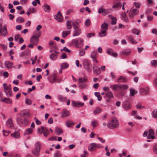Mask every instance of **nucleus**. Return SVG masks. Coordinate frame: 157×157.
<instances>
[{"instance_id": "774afa93", "label": "nucleus", "mask_w": 157, "mask_h": 157, "mask_svg": "<svg viewBox=\"0 0 157 157\" xmlns=\"http://www.w3.org/2000/svg\"><path fill=\"white\" fill-rule=\"evenodd\" d=\"M79 55L80 56H82L85 54V51L84 49H82L80 51Z\"/></svg>"}, {"instance_id": "c03bdc74", "label": "nucleus", "mask_w": 157, "mask_h": 157, "mask_svg": "<svg viewBox=\"0 0 157 157\" xmlns=\"http://www.w3.org/2000/svg\"><path fill=\"white\" fill-rule=\"evenodd\" d=\"M78 44L80 46V48H81L83 45V40L82 39L80 38H79L78 39Z\"/></svg>"}, {"instance_id": "8fccbe9b", "label": "nucleus", "mask_w": 157, "mask_h": 157, "mask_svg": "<svg viewBox=\"0 0 157 157\" xmlns=\"http://www.w3.org/2000/svg\"><path fill=\"white\" fill-rule=\"evenodd\" d=\"M140 32V30H138L136 29H134L132 30V33L134 34L136 33L137 35H139Z\"/></svg>"}, {"instance_id": "f8f14e48", "label": "nucleus", "mask_w": 157, "mask_h": 157, "mask_svg": "<svg viewBox=\"0 0 157 157\" xmlns=\"http://www.w3.org/2000/svg\"><path fill=\"white\" fill-rule=\"evenodd\" d=\"M84 103L81 102L80 101H72L71 102V105L74 107H82L84 105Z\"/></svg>"}, {"instance_id": "bf43d9fd", "label": "nucleus", "mask_w": 157, "mask_h": 157, "mask_svg": "<svg viewBox=\"0 0 157 157\" xmlns=\"http://www.w3.org/2000/svg\"><path fill=\"white\" fill-rule=\"evenodd\" d=\"M98 124V122L96 120L92 122L91 125L94 127H96Z\"/></svg>"}, {"instance_id": "0eeeda50", "label": "nucleus", "mask_w": 157, "mask_h": 157, "mask_svg": "<svg viewBox=\"0 0 157 157\" xmlns=\"http://www.w3.org/2000/svg\"><path fill=\"white\" fill-rule=\"evenodd\" d=\"M139 13V10L137 9H131L129 13V17L130 18H133L135 15H138Z\"/></svg>"}, {"instance_id": "412c9836", "label": "nucleus", "mask_w": 157, "mask_h": 157, "mask_svg": "<svg viewBox=\"0 0 157 157\" xmlns=\"http://www.w3.org/2000/svg\"><path fill=\"white\" fill-rule=\"evenodd\" d=\"M80 21L78 20H76L74 22H72V25L74 27V29H78L80 27L79 23Z\"/></svg>"}, {"instance_id": "473e14b6", "label": "nucleus", "mask_w": 157, "mask_h": 157, "mask_svg": "<svg viewBox=\"0 0 157 157\" xmlns=\"http://www.w3.org/2000/svg\"><path fill=\"white\" fill-rule=\"evenodd\" d=\"M11 136L16 139H18L20 137V133L18 131H15L11 134Z\"/></svg>"}, {"instance_id": "a878e982", "label": "nucleus", "mask_w": 157, "mask_h": 157, "mask_svg": "<svg viewBox=\"0 0 157 157\" xmlns=\"http://www.w3.org/2000/svg\"><path fill=\"white\" fill-rule=\"evenodd\" d=\"M123 107L124 109L127 110L131 108L130 103L128 101H126L124 103Z\"/></svg>"}, {"instance_id": "58836bf2", "label": "nucleus", "mask_w": 157, "mask_h": 157, "mask_svg": "<svg viewBox=\"0 0 157 157\" xmlns=\"http://www.w3.org/2000/svg\"><path fill=\"white\" fill-rule=\"evenodd\" d=\"M105 94L106 96L109 98H112L113 97V94L111 91H107Z\"/></svg>"}, {"instance_id": "39448f33", "label": "nucleus", "mask_w": 157, "mask_h": 157, "mask_svg": "<svg viewBox=\"0 0 157 157\" xmlns=\"http://www.w3.org/2000/svg\"><path fill=\"white\" fill-rule=\"evenodd\" d=\"M100 148H103V147L101 146L100 144H96L95 143L90 144L88 147V150L90 151H96L97 149Z\"/></svg>"}, {"instance_id": "7ed1b4c3", "label": "nucleus", "mask_w": 157, "mask_h": 157, "mask_svg": "<svg viewBox=\"0 0 157 157\" xmlns=\"http://www.w3.org/2000/svg\"><path fill=\"white\" fill-rule=\"evenodd\" d=\"M108 29V25L105 23H103L101 26L100 32L99 33V34L100 37H102L105 36H106V32Z\"/></svg>"}, {"instance_id": "680f3d73", "label": "nucleus", "mask_w": 157, "mask_h": 157, "mask_svg": "<svg viewBox=\"0 0 157 157\" xmlns=\"http://www.w3.org/2000/svg\"><path fill=\"white\" fill-rule=\"evenodd\" d=\"M37 3L39 4H40V2L39 0H35L32 2V4L34 6H36L37 5Z\"/></svg>"}, {"instance_id": "9d476101", "label": "nucleus", "mask_w": 157, "mask_h": 157, "mask_svg": "<svg viewBox=\"0 0 157 157\" xmlns=\"http://www.w3.org/2000/svg\"><path fill=\"white\" fill-rule=\"evenodd\" d=\"M57 77L55 74H52L48 77L49 81L51 83L55 82L57 80Z\"/></svg>"}, {"instance_id": "5701e85b", "label": "nucleus", "mask_w": 157, "mask_h": 157, "mask_svg": "<svg viewBox=\"0 0 157 157\" xmlns=\"http://www.w3.org/2000/svg\"><path fill=\"white\" fill-rule=\"evenodd\" d=\"M78 39H73L71 43V45H74L77 48H80L79 45L78 44Z\"/></svg>"}, {"instance_id": "37998d69", "label": "nucleus", "mask_w": 157, "mask_h": 157, "mask_svg": "<svg viewBox=\"0 0 157 157\" xmlns=\"http://www.w3.org/2000/svg\"><path fill=\"white\" fill-rule=\"evenodd\" d=\"M25 21L24 18L21 17H18L16 19V21L20 23H22Z\"/></svg>"}, {"instance_id": "c756f323", "label": "nucleus", "mask_w": 157, "mask_h": 157, "mask_svg": "<svg viewBox=\"0 0 157 157\" xmlns=\"http://www.w3.org/2000/svg\"><path fill=\"white\" fill-rule=\"evenodd\" d=\"M33 129L30 128L26 129L24 133V135H28L32 133L33 132Z\"/></svg>"}, {"instance_id": "20e7f679", "label": "nucleus", "mask_w": 157, "mask_h": 157, "mask_svg": "<svg viewBox=\"0 0 157 157\" xmlns=\"http://www.w3.org/2000/svg\"><path fill=\"white\" fill-rule=\"evenodd\" d=\"M16 121L17 124L21 127H25L29 123V121L28 119L26 118L23 119L20 117L17 118Z\"/></svg>"}, {"instance_id": "0e129e2a", "label": "nucleus", "mask_w": 157, "mask_h": 157, "mask_svg": "<svg viewBox=\"0 0 157 157\" xmlns=\"http://www.w3.org/2000/svg\"><path fill=\"white\" fill-rule=\"evenodd\" d=\"M44 129V127H41V128H38L37 130L38 133L40 134H41L42 132L43 133V129Z\"/></svg>"}, {"instance_id": "052dcab7", "label": "nucleus", "mask_w": 157, "mask_h": 157, "mask_svg": "<svg viewBox=\"0 0 157 157\" xmlns=\"http://www.w3.org/2000/svg\"><path fill=\"white\" fill-rule=\"evenodd\" d=\"M3 135L5 136H7L10 133V132L9 131H6L4 130L3 131Z\"/></svg>"}, {"instance_id": "bb28decb", "label": "nucleus", "mask_w": 157, "mask_h": 157, "mask_svg": "<svg viewBox=\"0 0 157 157\" xmlns=\"http://www.w3.org/2000/svg\"><path fill=\"white\" fill-rule=\"evenodd\" d=\"M128 40L132 44H136L137 43V42L134 39L132 36H128Z\"/></svg>"}, {"instance_id": "3c124183", "label": "nucleus", "mask_w": 157, "mask_h": 157, "mask_svg": "<svg viewBox=\"0 0 157 157\" xmlns=\"http://www.w3.org/2000/svg\"><path fill=\"white\" fill-rule=\"evenodd\" d=\"M3 86L4 89V90L5 91H6L7 90H9L10 89H11V87H9V86H8L7 85V84L6 83H3Z\"/></svg>"}, {"instance_id": "aec40b11", "label": "nucleus", "mask_w": 157, "mask_h": 157, "mask_svg": "<svg viewBox=\"0 0 157 157\" xmlns=\"http://www.w3.org/2000/svg\"><path fill=\"white\" fill-rule=\"evenodd\" d=\"M5 66L8 69H11L13 67V63L9 61H6L5 62Z\"/></svg>"}, {"instance_id": "a19ab883", "label": "nucleus", "mask_w": 157, "mask_h": 157, "mask_svg": "<svg viewBox=\"0 0 157 157\" xmlns=\"http://www.w3.org/2000/svg\"><path fill=\"white\" fill-rule=\"evenodd\" d=\"M98 13H101L103 15H104L106 14L105 11V9L102 8H99V9Z\"/></svg>"}, {"instance_id": "6e6552de", "label": "nucleus", "mask_w": 157, "mask_h": 157, "mask_svg": "<svg viewBox=\"0 0 157 157\" xmlns=\"http://www.w3.org/2000/svg\"><path fill=\"white\" fill-rule=\"evenodd\" d=\"M7 34L6 26L5 25L2 27V25L0 23V34L2 36H5Z\"/></svg>"}, {"instance_id": "7c9ffc66", "label": "nucleus", "mask_w": 157, "mask_h": 157, "mask_svg": "<svg viewBox=\"0 0 157 157\" xmlns=\"http://www.w3.org/2000/svg\"><path fill=\"white\" fill-rule=\"evenodd\" d=\"M2 102L8 104H11L12 103V101L10 99L6 97H4L2 99Z\"/></svg>"}, {"instance_id": "72a5a7b5", "label": "nucleus", "mask_w": 157, "mask_h": 157, "mask_svg": "<svg viewBox=\"0 0 157 157\" xmlns=\"http://www.w3.org/2000/svg\"><path fill=\"white\" fill-rule=\"evenodd\" d=\"M43 133L44 136L47 137L49 134V132L48 129L46 127H44L43 129Z\"/></svg>"}, {"instance_id": "1a4fd4ad", "label": "nucleus", "mask_w": 157, "mask_h": 157, "mask_svg": "<svg viewBox=\"0 0 157 157\" xmlns=\"http://www.w3.org/2000/svg\"><path fill=\"white\" fill-rule=\"evenodd\" d=\"M93 68L94 73L95 75H98L100 74L101 71V68L98 67L95 64H93Z\"/></svg>"}, {"instance_id": "4c0bfd02", "label": "nucleus", "mask_w": 157, "mask_h": 157, "mask_svg": "<svg viewBox=\"0 0 157 157\" xmlns=\"http://www.w3.org/2000/svg\"><path fill=\"white\" fill-rule=\"evenodd\" d=\"M69 66V64L67 63H63L61 65L60 68L61 69H64L68 68Z\"/></svg>"}, {"instance_id": "4468645a", "label": "nucleus", "mask_w": 157, "mask_h": 157, "mask_svg": "<svg viewBox=\"0 0 157 157\" xmlns=\"http://www.w3.org/2000/svg\"><path fill=\"white\" fill-rule=\"evenodd\" d=\"M148 135L147 136V138L148 139H155L154 135V132L152 129H150L149 130L148 132Z\"/></svg>"}, {"instance_id": "4be33fe9", "label": "nucleus", "mask_w": 157, "mask_h": 157, "mask_svg": "<svg viewBox=\"0 0 157 157\" xmlns=\"http://www.w3.org/2000/svg\"><path fill=\"white\" fill-rule=\"evenodd\" d=\"M62 115L61 117H66L69 116V111L66 109H63L61 112Z\"/></svg>"}, {"instance_id": "a211bd4d", "label": "nucleus", "mask_w": 157, "mask_h": 157, "mask_svg": "<svg viewBox=\"0 0 157 157\" xmlns=\"http://www.w3.org/2000/svg\"><path fill=\"white\" fill-rule=\"evenodd\" d=\"M6 124L7 126L10 128L12 129L14 127L12 119L11 118H10L7 121Z\"/></svg>"}, {"instance_id": "338daca9", "label": "nucleus", "mask_w": 157, "mask_h": 157, "mask_svg": "<svg viewBox=\"0 0 157 157\" xmlns=\"http://www.w3.org/2000/svg\"><path fill=\"white\" fill-rule=\"evenodd\" d=\"M153 150L154 152L157 154V143L156 144L153 146Z\"/></svg>"}, {"instance_id": "e2e57ef3", "label": "nucleus", "mask_w": 157, "mask_h": 157, "mask_svg": "<svg viewBox=\"0 0 157 157\" xmlns=\"http://www.w3.org/2000/svg\"><path fill=\"white\" fill-rule=\"evenodd\" d=\"M25 101L26 104L27 105H29L32 104V101L28 98H26L25 100Z\"/></svg>"}, {"instance_id": "f3484780", "label": "nucleus", "mask_w": 157, "mask_h": 157, "mask_svg": "<svg viewBox=\"0 0 157 157\" xmlns=\"http://www.w3.org/2000/svg\"><path fill=\"white\" fill-rule=\"evenodd\" d=\"M121 85L119 84H116L114 85L110 86V88L113 90L118 91L120 90Z\"/></svg>"}, {"instance_id": "49530a36", "label": "nucleus", "mask_w": 157, "mask_h": 157, "mask_svg": "<svg viewBox=\"0 0 157 157\" xmlns=\"http://www.w3.org/2000/svg\"><path fill=\"white\" fill-rule=\"evenodd\" d=\"M79 83H82L86 82L87 80V79L85 78H81L79 79Z\"/></svg>"}, {"instance_id": "393cba45", "label": "nucleus", "mask_w": 157, "mask_h": 157, "mask_svg": "<svg viewBox=\"0 0 157 157\" xmlns=\"http://www.w3.org/2000/svg\"><path fill=\"white\" fill-rule=\"evenodd\" d=\"M75 33L73 34L72 36H77L79 35L81 33V30L80 29H74Z\"/></svg>"}, {"instance_id": "cd10ccee", "label": "nucleus", "mask_w": 157, "mask_h": 157, "mask_svg": "<svg viewBox=\"0 0 157 157\" xmlns=\"http://www.w3.org/2000/svg\"><path fill=\"white\" fill-rule=\"evenodd\" d=\"M121 18L124 21L126 22H128L129 21L128 18L127 17L126 14L125 13L122 14Z\"/></svg>"}, {"instance_id": "f03ea898", "label": "nucleus", "mask_w": 157, "mask_h": 157, "mask_svg": "<svg viewBox=\"0 0 157 157\" xmlns=\"http://www.w3.org/2000/svg\"><path fill=\"white\" fill-rule=\"evenodd\" d=\"M83 65L85 69L88 73H91L92 70V66L89 60L85 59L83 61Z\"/></svg>"}, {"instance_id": "2eb2a0df", "label": "nucleus", "mask_w": 157, "mask_h": 157, "mask_svg": "<svg viewBox=\"0 0 157 157\" xmlns=\"http://www.w3.org/2000/svg\"><path fill=\"white\" fill-rule=\"evenodd\" d=\"M113 5L112 6L113 8H116L117 10L121 8L122 6L121 3L120 2L116 3L115 0L113 2Z\"/></svg>"}, {"instance_id": "b1692460", "label": "nucleus", "mask_w": 157, "mask_h": 157, "mask_svg": "<svg viewBox=\"0 0 157 157\" xmlns=\"http://www.w3.org/2000/svg\"><path fill=\"white\" fill-rule=\"evenodd\" d=\"M117 82H125L127 81V79L125 77L123 76H121L117 79Z\"/></svg>"}, {"instance_id": "f704fd0d", "label": "nucleus", "mask_w": 157, "mask_h": 157, "mask_svg": "<svg viewBox=\"0 0 157 157\" xmlns=\"http://www.w3.org/2000/svg\"><path fill=\"white\" fill-rule=\"evenodd\" d=\"M131 53V51L128 49L124 50L121 52V54L122 55H128Z\"/></svg>"}, {"instance_id": "de8ad7c7", "label": "nucleus", "mask_w": 157, "mask_h": 157, "mask_svg": "<svg viewBox=\"0 0 157 157\" xmlns=\"http://www.w3.org/2000/svg\"><path fill=\"white\" fill-rule=\"evenodd\" d=\"M50 58L51 60H55L57 58L56 54L52 53L50 56Z\"/></svg>"}, {"instance_id": "2f4dec72", "label": "nucleus", "mask_w": 157, "mask_h": 157, "mask_svg": "<svg viewBox=\"0 0 157 157\" xmlns=\"http://www.w3.org/2000/svg\"><path fill=\"white\" fill-rule=\"evenodd\" d=\"M71 31H64L62 32V36L63 38H65L69 34H70Z\"/></svg>"}, {"instance_id": "e433bc0d", "label": "nucleus", "mask_w": 157, "mask_h": 157, "mask_svg": "<svg viewBox=\"0 0 157 157\" xmlns=\"http://www.w3.org/2000/svg\"><path fill=\"white\" fill-rule=\"evenodd\" d=\"M66 125L68 127H70L74 125V123L70 121H67L66 122Z\"/></svg>"}, {"instance_id": "9b49d317", "label": "nucleus", "mask_w": 157, "mask_h": 157, "mask_svg": "<svg viewBox=\"0 0 157 157\" xmlns=\"http://www.w3.org/2000/svg\"><path fill=\"white\" fill-rule=\"evenodd\" d=\"M39 37V36L37 37L35 36V35L32 36L30 39V43L34 45H37L39 41L38 39Z\"/></svg>"}, {"instance_id": "09e8293b", "label": "nucleus", "mask_w": 157, "mask_h": 157, "mask_svg": "<svg viewBox=\"0 0 157 157\" xmlns=\"http://www.w3.org/2000/svg\"><path fill=\"white\" fill-rule=\"evenodd\" d=\"M101 111V109L100 108H98L97 109H95L94 111V114L96 115L98 114Z\"/></svg>"}, {"instance_id": "69168bd1", "label": "nucleus", "mask_w": 157, "mask_h": 157, "mask_svg": "<svg viewBox=\"0 0 157 157\" xmlns=\"http://www.w3.org/2000/svg\"><path fill=\"white\" fill-rule=\"evenodd\" d=\"M152 116L154 118H157V110H155L152 113Z\"/></svg>"}, {"instance_id": "6ab92c4d", "label": "nucleus", "mask_w": 157, "mask_h": 157, "mask_svg": "<svg viewBox=\"0 0 157 157\" xmlns=\"http://www.w3.org/2000/svg\"><path fill=\"white\" fill-rule=\"evenodd\" d=\"M54 18L58 21H61L63 20V17L60 12H59L56 15L54 16Z\"/></svg>"}, {"instance_id": "c9c22d12", "label": "nucleus", "mask_w": 157, "mask_h": 157, "mask_svg": "<svg viewBox=\"0 0 157 157\" xmlns=\"http://www.w3.org/2000/svg\"><path fill=\"white\" fill-rule=\"evenodd\" d=\"M43 9L45 12H48L50 11V7L49 5L47 4H44L43 6Z\"/></svg>"}, {"instance_id": "423d86ee", "label": "nucleus", "mask_w": 157, "mask_h": 157, "mask_svg": "<svg viewBox=\"0 0 157 157\" xmlns=\"http://www.w3.org/2000/svg\"><path fill=\"white\" fill-rule=\"evenodd\" d=\"M41 146V144L40 142H37L36 143L35 145V148L32 150V152L34 155L38 156H39Z\"/></svg>"}, {"instance_id": "ddd939ff", "label": "nucleus", "mask_w": 157, "mask_h": 157, "mask_svg": "<svg viewBox=\"0 0 157 157\" xmlns=\"http://www.w3.org/2000/svg\"><path fill=\"white\" fill-rule=\"evenodd\" d=\"M149 89L148 86L145 87L141 88L140 89V94H147L149 93Z\"/></svg>"}, {"instance_id": "c85d7f7f", "label": "nucleus", "mask_w": 157, "mask_h": 157, "mask_svg": "<svg viewBox=\"0 0 157 157\" xmlns=\"http://www.w3.org/2000/svg\"><path fill=\"white\" fill-rule=\"evenodd\" d=\"M56 134L58 135L62 134L63 132V130L59 127H56L55 129Z\"/></svg>"}, {"instance_id": "ea45409f", "label": "nucleus", "mask_w": 157, "mask_h": 157, "mask_svg": "<svg viewBox=\"0 0 157 157\" xmlns=\"http://www.w3.org/2000/svg\"><path fill=\"white\" fill-rule=\"evenodd\" d=\"M5 93L6 94V95L8 97H11L12 95L11 89H10L9 90L5 91Z\"/></svg>"}, {"instance_id": "dca6fc26", "label": "nucleus", "mask_w": 157, "mask_h": 157, "mask_svg": "<svg viewBox=\"0 0 157 157\" xmlns=\"http://www.w3.org/2000/svg\"><path fill=\"white\" fill-rule=\"evenodd\" d=\"M30 115L31 114L29 111L26 110H23L21 111L20 113V115L22 117H24L26 116L29 117Z\"/></svg>"}, {"instance_id": "13d9d810", "label": "nucleus", "mask_w": 157, "mask_h": 157, "mask_svg": "<svg viewBox=\"0 0 157 157\" xmlns=\"http://www.w3.org/2000/svg\"><path fill=\"white\" fill-rule=\"evenodd\" d=\"M67 27L68 29H71L72 28V25L71 24V22L68 20L67 21Z\"/></svg>"}, {"instance_id": "864d4df0", "label": "nucleus", "mask_w": 157, "mask_h": 157, "mask_svg": "<svg viewBox=\"0 0 157 157\" xmlns=\"http://www.w3.org/2000/svg\"><path fill=\"white\" fill-rule=\"evenodd\" d=\"M59 100L61 102H63L66 99V98L61 95H59L58 96Z\"/></svg>"}, {"instance_id": "603ef678", "label": "nucleus", "mask_w": 157, "mask_h": 157, "mask_svg": "<svg viewBox=\"0 0 157 157\" xmlns=\"http://www.w3.org/2000/svg\"><path fill=\"white\" fill-rule=\"evenodd\" d=\"M151 65L155 67L157 66V60H153L151 61Z\"/></svg>"}, {"instance_id": "6e6d98bb", "label": "nucleus", "mask_w": 157, "mask_h": 157, "mask_svg": "<svg viewBox=\"0 0 157 157\" xmlns=\"http://www.w3.org/2000/svg\"><path fill=\"white\" fill-rule=\"evenodd\" d=\"M94 95L97 97L98 100L101 101V97L100 96L99 92H95Z\"/></svg>"}, {"instance_id": "79ce46f5", "label": "nucleus", "mask_w": 157, "mask_h": 157, "mask_svg": "<svg viewBox=\"0 0 157 157\" xmlns=\"http://www.w3.org/2000/svg\"><path fill=\"white\" fill-rule=\"evenodd\" d=\"M128 88V86L127 85H121L120 90L124 91Z\"/></svg>"}, {"instance_id": "a18cd8bd", "label": "nucleus", "mask_w": 157, "mask_h": 157, "mask_svg": "<svg viewBox=\"0 0 157 157\" xmlns=\"http://www.w3.org/2000/svg\"><path fill=\"white\" fill-rule=\"evenodd\" d=\"M97 51L94 50L92 51L90 57L92 58H96Z\"/></svg>"}, {"instance_id": "4d7b16f0", "label": "nucleus", "mask_w": 157, "mask_h": 157, "mask_svg": "<svg viewBox=\"0 0 157 157\" xmlns=\"http://www.w3.org/2000/svg\"><path fill=\"white\" fill-rule=\"evenodd\" d=\"M78 87L80 89H83L87 86V84L86 83H79Z\"/></svg>"}, {"instance_id": "f257e3e1", "label": "nucleus", "mask_w": 157, "mask_h": 157, "mask_svg": "<svg viewBox=\"0 0 157 157\" xmlns=\"http://www.w3.org/2000/svg\"><path fill=\"white\" fill-rule=\"evenodd\" d=\"M119 125V123L117 118H112L107 124L108 127L110 129H113L117 128Z\"/></svg>"}, {"instance_id": "5fc2aeb1", "label": "nucleus", "mask_w": 157, "mask_h": 157, "mask_svg": "<svg viewBox=\"0 0 157 157\" xmlns=\"http://www.w3.org/2000/svg\"><path fill=\"white\" fill-rule=\"evenodd\" d=\"M136 108L139 109H141L144 108V107L142 105L140 102H138L136 106Z\"/></svg>"}]
</instances>
